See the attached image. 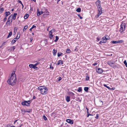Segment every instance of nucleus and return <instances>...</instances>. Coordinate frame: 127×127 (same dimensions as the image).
Masks as SVG:
<instances>
[{"label":"nucleus","instance_id":"1","mask_svg":"<svg viewBox=\"0 0 127 127\" xmlns=\"http://www.w3.org/2000/svg\"><path fill=\"white\" fill-rule=\"evenodd\" d=\"M16 81V75L15 72L13 71L11 74V76L7 81V82L9 85L11 86L15 85Z\"/></svg>","mask_w":127,"mask_h":127},{"label":"nucleus","instance_id":"2","mask_svg":"<svg viewBox=\"0 0 127 127\" xmlns=\"http://www.w3.org/2000/svg\"><path fill=\"white\" fill-rule=\"evenodd\" d=\"M38 89L40 90L41 94L44 95L46 94L48 91V89L46 87L42 86L39 87Z\"/></svg>","mask_w":127,"mask_h":127},{"label":"nucleus","instance_id":"3","mask_svg":"<svg viewBox=\"0 0 127 127\" xmlns=\"http://www.w3.org/2000/svg\"><path fill=\"white\" fill-rule=\"evenodd\" d=\"M126 26V25L125 23H122L120 26V28L119 31V32L121 33H124L123 32L125 30V27Z\"/></svg>","mask_w":127,"mask_h":127},{"label":"nucleus","instance_id":"4","mask_svg":"<svg viewBox=\"0 0 127 127\" xmlns=\"http://www.w3.org/2000/svg\"><path fill=\"white\" fill-rule=\"evenodd\" d=\"M96 4L98 10H102L100 5V1L99 0H97L96 2Z\"/></svg>","mask_w":127,"mask_h":127},{"label":"nucleus","instance_id":"5","mask_svg":"<svg viewBox=\"0 0 127 127\" xmlns=\"http://www.w3.org/2000/svg\"><path fill=\"white\" fill-rule=\"evenodd\" d=\"M31 103V101L28 100L27 101H24L21 103V104L23 105H26L27 106H29V104Z\"/></svg>","mask_w":127,"mask_h":127},{"label":"nucleus","instance_id":"6","mask_svg":"<svg viewBox=\"0 0 127 127\" xmlns=\"http://www.w3.org/2000/svg\"><path fill=\"white\" fill-rule=\"evenodd\" d=\"M12 16V15H10L8 18L7 21L6 23V24L7 26L10 25L12 22V19L11 18Z\"/></svg>","mask_w":127,"mask_h":127},{"label":"nucleus","instance_id":"7","mask_svg":"<svg viewBox=\"0 0 127 127\" xmlns=\"http://www.w3.org/2000/svg\"><path fill=\"white\" fill-rule=\"evenodd\" d=\"M55 31V30L53 29L51 30L49 32V38L50 39L53 38V35L52 34Z\"/></svg>","mask_w":127,"mask_h":127},{"label":"nucleus","instance_id":"8","mask_svg":"<svg viewBox=\"0 0 127 127\" xmlns=\"http://www.w3.org/2000/svg\"><path fill=\"white\" fill-rule=\"evenodd\" d=\"M20 33L18 34L17 35V36L16 37L14 38L12 41L11 42L13 44L20 37Z\"/></svg>","mask_w":127,"mask_h":127},{"label":"nucleus","instance_id":"9","mask_svg":"<svg viewBox=\"0 0 127 127\" xmlns=\"http://www.w3.org/2000/svg\"><path fill=\"white\" fill-rule=\"evenodd\" d=\"M108 64L110 65L111 66L114 67L116 66V65H115L114 64V63L111 62H108Z\"/></svg>","mask_w":127,"mask_h":127},{"label":"nucleus","instance_id":"10","mask_svg":"<svg viewBox=\"0 0 127 127\" xmlns=\"http://www.w3.org/2000/svg\"><path fill=\"white\" fill-rule=\"evenodd\" d=\"M98 14L96 15L95 16V17L96 18H98L99 16L101 15L102 13V10H98Z\"/></svg>","mask_w":127,"mask_h":127},{"label":"nucleus","instance_id":"11","mask_svg":"<svg viewBox=\"0 0 127 127\" xmlns=\"http://www.w3.org/2000/svg\"><path fill=\"white\" fill-rule=\"evenodd\" d=\"M66 121L67 122L71 124H72L73 123V121L69 119H66Z\"/></svg>","mask_w":127,"mask_h":127},{"label":"nucleus","instance_id":"12","mask_svg":"<svg viewBox=\"0 0 127 127\" xmlns=\"http://www.w3.org/2000/svg\"><path fill=\"white\" fill-rule=\"evenodd\" d=\"M96 72L99 73H101L103 72V70L101 68H98L96 69Z\"/></svg>","mask_w":127,"mask_h":127},{"label":"nucleus","instance_id":"13","mask_svg":"<svg viewBox=\"0 0 127 127\" xmlns=\"http://www.w3.org/2000/svg\"><path fill=\"white\" fill-rule=\"evenodd\" d=\"M106 39H103V38L101 39V41H100L99 43L101 44L102 43H105L106 42Z\"/></svg>","mask_w":127,"mask_h":127},{"label":"nucleus","instance_id":"14","mask_svg":"<svg viewBox=\"0 0 127 127\" xmlns=\"http://www.w3.org/2000/svg\"><path fill=\"white\" fill-rule=\"evenodd\" d=\"M17 15V13H14L13 14V16L12 15V16L11 17H12V19L14 20L16 19V15Z\"/></svg>","mask_w":127,"mask_h":127},{"label":"nucleus","instance_id":"15","mask_svg":"<svg viewBox=\"0 0 127 127\" xmlns=\"http://www.w3.org/2000/svg\"><path fill=\"white\" fill-rule=\"evenodd\" d=\"M63 61L59 60L58 61V63L57 64L58 65H61L63 64Z\"/></svg>","mask_w":127,"mask_h":127},{"label":"nucleus","instance_id":"16","mask_svg":"<svg viewBox=\"0 0 127 127\" xmlns=\"http://www.w3.org/2000/svg\"><path fill=\"white\" fill-rule=\"evenodd\" d=\"M103 39H106V40H107L109 39H110V37L107 35H105V37H103Z\"/></svg>","mask_w":127,"mask_h":127},{"label":"nucleus","instance_id":"17","mask_svg":"<svg viewBox=\"0 0 127 127\" xmlns=\"http://www.w3.org/2000/svg\"><path fill=\"white\" fill-rule=\"evenodd\" d=\"M66 100L67 102H68L70 101V97L69 96H67L66 98Z\"/></svg>","mask_w":127,"mask_h":127},{"label":"nucleus","instance_id":"18","mask_svg":"<svg viewBox=\"0 0 127 127\" xmlns=\"http://www.w3.org/2000/svg\"><path fill=\"white\" fill-rule=\"evenodd\" d=\"M10 13L9 11L6 12L4 13V14L5 15L6 17H7L8 15H10Z\"/></svg>","mask_w":127,"mask_h":127},{"label":"nucleus","instance_id":"19","mask_svg":"<svg viewBox=\"0 0 127 127\" xmlns=\"http://www.w3.org/2000/svg\"><path fill=\"white\" fill-rule=\"evenodd\" d=\"M57 50L53 49V53L54 56H55L56 55L57 53Z\"/></svg>","mask_w":127,"mask_h":127},{"label":"nucleus","instance_id":"20","mask_svg":"<svg viewBox=\"0 0 127 127\" xmlns=\"http://www.w3.org/2000/svg\"><path fill=\"white\" fill-rule=\"evenodd\" d=\"M35 66L34 64H30L29 65V66L31 68H34V67Z\"/></svg>","mask_w":127,"mask_h":127},{"label":"nucleus","instance_id":"21","mask_svg":"<svg viewBox=\"0 0 127 127\" xmlns=\"http://www.w3.org/2000/svg\"><path fill=\"white\" fill-rule=\"evenodd\" d=\"M15 49V47L14 46H13L12 47H11L9 49V50L11 51H13Z\"/></svg>","mask_w":127,"mask_h":127},{"label":"nucleus","instance_id":"22","mask_svg":"<svg viewBox=\"0 0 127 127\" xmlns=\"http://www.w3.org/2000/svg\"><path fill=\"white\" fill-rule=\"evenodd\" d=\"M49 12L46 13L44 14H43V16L44 17H46L47 16L49 15Z\"/></svg>","mask_w":127,"mask_h":127},{"label":"nucleus","instance_id":"23","mask_svg":"<svg viewBox=\"0 0 127 127\" xmlns=\"http://www.w3.org/2000/svg\"><path fill=\"white\" fill-rule=\"evenodd\" d=\"M21 112L22 114H24L26 113L25 110L21 109Z\"/></svg>","mask_w":127,"mask_h":127},{"label":"nucleus","instance_id":"24","mask_svg":"<svg viewBox=\"0 0 127 127\" xmlns=\"http://www.w3.org/2000/svg\"><path fill=\"white\" fill-rule=\"evenodd\" d=\"M12 35V32H10L9 33L8 35L7 36V38H9L10 36H11Z\"/></svg>","mask_w":127,"mask_h":127},{"label":"nucleus","instance_id":"25","mask_svg":"<svg viewBox=\"0 0 127 127\" xmlns=\"http://www.w3.org/2000/svg\"><path fill=\"white\" fill-rule=\"evenodd\" d=\"M43 12L42 11H41L40 12H39L37 13V15L38 16H39L40 15L43 14Z\"/></svg>","mask_w":127,"mask_h":127},{"label":"nucleus","instance_id":"26","mask_svg":"<svg viewBox=\"0 0 127 127\" xmlns=\"http://www.w3.org/2000/svg\"><path fill=\"white\" fill-rule=\"evenodd\" d=\"M103 86L107 88L109 90H111V88L109 87V86H107V85L105 84H103Z\"/></svg>","mask_w":127,"mask_h":127},{"label":"nucleus","instance_id":"27","mask_svg":"<svg viewBox=\"0 0 127 127\" xmlns=\"http://www.w3.org/2000/svg\"><path fill=\"white\" fill-rule=\"evenodd\" d=\"M29 14H26L24 16V19H26L29 16Z\"/></svg>","mask_w":127,"mask_h":127},{"label":"nucleus","instance_id":"28","mask_svg":"<svg viewBox=\"0 0 127 127\" xmlns=\"http://www.w3.org/2000/svg\"><path fill=\"white\" fill-rule=\"evenodd\" d=\"M63 53H62L58 52L57 53V56L58 57H59L60 56L62 55Z\"/></svg>","mask_w":127,"mask_h":127},{"label":"nucleus","instance_id":"29","mask_svg":"<svg viewBox=\"0 0 127 127\" xmlns=\"http://www.w3.org/2000/svg\"><path fill=\"white\" fill-rule=\"evenodd\" d=\"M56 39L54 40V41L55 42H57L58 40L59 39V38L58 36H56Z\"/></svg>","mask_w":127,"mask_h":127},{"label":"nucleus","instance_id":"30","mask_svg":"<svg viewBox=\"0 0 127 127\" xmlns=\"http://www.w3.org/2000/svg\"><path fill=\"white\" fill-rule=\"evenodd\" d=\"M89 78L88 76L87 75H86V80L87 81L89 79Z\"/></svg>","mask_w":127,"mask_h":127},{"label":"nucleus","instance_id":"31","mask_svg":"<svg viewBox=\"0 0 127 127\" xmlns=\"http://www.w3.org/2000/svg\"><path fill=\"white\" fill-rule=\"evenodd\" d=\"M111 42L113 44L118 43V41H112Z\"/></svg>","mask_w":127,"mask_h":127},{"label":"nucleus","instance_id":"32","mask_svg":"<svg viewBox=\"0 0 127 127\" xmlns=\"http://www.w3.org/2000/svg\"><path fill=\"white\" fill-rule=\"evenodd\" d=\"M89 88L88 87H85L84 88V90L85 91L87 92L88 91Z\"/></svg>","mask_w":127,"mask_h":127},{"label":"nucleus","instance_id":"33","mask_svg":"<svg viewBox=\"0 0 127 127\" xmlns=\"http://www.w3.org/2000/svg\"><path fill=\"white\" fill-rule=\"evenodd\" d=\"M76 11L78 12H80L81 11V9L80 8H78L77 9Z\"/></svg>","mask_w":127,"mask_h":127},{"label":"nucleus","instance_id":"34","mask_svg":"<svg viewBox=\"0 0 127 127\" xmlns=\"http://www.w3.org/2000/svg\"><path fill=\"white\" fill-rule=\"evenodd\" d=\"M70 50L69 49H67L66 51V52L67 53H70Z\"/></svg>","mask_w":127,"mask_h":127},{"label":"nucleus","instance_id":"35","mask_svg":"<svg viewBox=\"0 0 127 127\" xmlns=\"http://www.w3.org/2000/svg\"><path fill=\"white\" fill-rule=\"evenodd\" d=\"M4 9L3 7L1 8L0 9V11H1V13H2L4 11Z\"/></svg>","mask_w":127,"mask_h":127},{"label":"nucleus","instance_id":"36","mask_svg":"<svg viewBox=\"0 0 127 127\" xmlns=\"http://www.w3.org/2000/svg\"><path fill=\"white\" fill-rule=\"evenodd\" d=\"M82 90V88L81 87H79L78 88V91L79 92H80Z\"/></svg>","mask_w":127,"mask_h":127},{"label":"nucleus","instance_id":"37","mask_svg":"<svg viewBox=\"0 0 127 127\" xmlns=\"http://www.w3.org/2000/svg\"><path fill=\"white\" fill-rule=\"evenodd\" d=\"M124 63L125 64V65H126V67L127 68V63L126 61L125 60L124 62Z\"/></svg>","mask_w":127,"mask_h":127},{"label":"nucleus","instance_id":"38","mask_svg":"<svg viewBox=\"0 0 127 127\" xmlns=\"http://www.w3.org/2000/svg\"><path fill=\"white\" fill-rule=\"evenodd\" d=\"M43 119L45 120H47V118L44 115L43 116Z\"/></svg>","mask_w":127,"mask_h":127},{"label":"nucleus","instance_id":"39","mask_svg":"<svg viewBox=\"0 0 127 127\" xmlns=\"http://www.w3.org/2000/svg\"><path fill=\"white\" fill-rule=\"evenodd\" d=\"M78 46H76L75 47V48L74 49V51H77L78 50Z\"/></svg>","mask_w":127,"mask_h":127},{"label":"nucleus","instance_id":"40","mask_svg":"<svg viewBox=\"0 0 127 127\" xmlns=\"http://www.w3.org/2000/svg\"><path fill=\"white\" fill-rule=\"evenodd\" d=\"M123 42V41L122 40H119L118 41V43H121Z\"/></svg>","mask_w":127,"mask_h":127},{"label":"nucleus","instance_id":"41","mask_svg":"<svg viewBox=\"0 0 127 127\" xmlns=\"http://www.w3.org/2000/svg\"><path fill=\"white\" fill-rule=\"evenodd\" d=\"M19 3H20L21 4V5H22V3L21 2V1L20 0H18L17 1Z\"/></svg>","mask_w":127,"mask_h":127},{"label":"nucleus","instance_id":"42","mask_svg":"<svg viewBox=\"0 0 127 127\" xmlns=\"http://www.w3.org/2000/svg\"><path fill=\"white\" fill-rule=\"evenodd\" d=\"M58 81H60L62 79V78L61 77H59L58 78Z\"/></svg>","mask_w":127,"mask_h":127},{"label":"nucleus","instance_id":"43","mask_svg":"<svg viewBox=\"0 0 127 127\" xmlns=\"http://www.w3.org/2000/svg\"><path fill=\"white\" fill-rule=\"evenodd\" d=\"M7 18H6V17L4 18V19L3 20V21L4 22H5L6 20H7Z\"/></svg>","mask_w":127,"mask_h":127},{"label":"nucleus","instance_id":"44","mask_svg":"<svg viewBox=\"0 0 127 127\" xmlns=\"http://www.w3.org/2000/svg\"><path fill=\"white\" fill-rule=\"evenodd\" d=\"M40 64V63L39 62H37V63H36L35 64H34L35 65V66H36L37 65L39 64Z\"/></svg>","mask_w":127,"mask_h":127},{"label":"nucleus","instance_id":"45","mask_svg":"<svg viewBox=\"0 0 127 127\" xmlns=\"http://www.w3.org/2000/svg\"><path fill=\"white\" fill-rule=\"evenodd\" d=\"M28 28V26H25L24 27V29L26 30Z\"/></svg>","mask_w":127,"mask_h":127},{"label":"nucleus","instance_id":"46","mask_svg":"<svg viewBox=\"0 0 127 127\" xmlns=\"http://www.w3.org/2000/svg\"><path fill=\"white\" fill-rule=\"evenodd\" d=\"M31 110H25L26 113V112H31Z\"/></svg>","mask_w":127,"mask_h":127},{"label":"nucleus","instance_id":"47","mask_svg":"<svg viewBox=\"0 0 127 127\" xmlns=\"http://www.w3.org/2000/svg\"><path fill=\"white\" fill-rule=\"evenodd\" d=\"M32 29L34 28H36V26L33 25L32 26Z\"/></svg>","mask_w":127,"mask_h":127},{"label":"nucleus","instance_id":"48","mask_svg":"<svg viewBox=\"0 0 127 127\" xmlns=\"http://www.w3.org/2000/svg\"><path fill=\"white\" fill-rule=\"evenodd\" d=\"M36 66H35L34 67V68L35 69L37 70L38 69V68Z\"/></svg>","mask_w":127,"mask_h":127},{"label":"nucleus","instance_id":"49","mask_svg":"<svg viewBox=\"0 0 127 127\" xmlns=\"http://www.w3.org/2000/svg\"><path fill=\"white\" fill-rule=\"evenodd\" d=\"M98 117H99V116H98V114H97L96 115V116L95 117V118L97 119H98Z\"/></svg>","mask_w":127,"mask_h":127},{"label":"nucleus","instance_id":"50","mask_svg":"<svg viewBox=\"0 0 127 127\" xmlns=\"http://www.w3.org/2000/svg\"><path fill=\"white\" fill-rule=\"evenodd\" d=\"M78 15V16H79V17H80V19H82L83 18L82 17H81V16H80V15Z\"/></svg>","mask_w":127,"mask_h":127},{"label":"nucleus","instance_id":"51","mask_svg":"<svg viewBox=\"0 0 127 127\" xmlns=\"http://www.w3.org/2000/svg\"><path fill=\"white\" fill-rule=\"evenodd\" d=\"M97 64L96 63H95L94 64H93V65L94 66H95L97 65Z\"/></svg>","mask_w":127,"mask_h":127},{"label":"nucleus","instance_id":"52","mask_svg":"<svg viewBox=\"0 0 127 127\" xmlns=\"http://www.w3.org/2000/svg\"><path fill=\"white\" fill-rule=\"evenodd\" d=\"M20 122V121L18 120V121H17L16 122V124L17 123V124H18V123H19Z\"/></svg>","mask_w":127,"mask_h":127},{"label":"nucleus","instance_id":"53","mask_svg":"<svg viewBox=\"0 0 127 127\" xmlns=\"http://www.w3.org/2000/svg\"><path fill=\"white\" fill-rule=\"evenodd\" d=\"M17 121H18V120L15 121H14V124H16V122H17Z\"/></svg>","mask_w":127,"mask_h":127},{"label":"nucleus","instance_id":"54","mask_svg":"<svg viewBox=\"0 0 127 127\" xmlns=\"http://www.w3.org/2000/svg\"><path fill=\"white\" fill-rule=\"evenodd\" d=\"M88 115L87 116V117H88L89 115H91L90 114H89L88 113Z\"/></svg>","mask_w":127,"mask_h":127},{"label":"nucleus","instance_id":"55","mask_svg":"<svg viewBox=\"0 0 127 127\" xmlns=\"http://www.w3.org/2000/svg\"><path fill=\"white\" fill-rule=\"evenodd\" d=\"M69 95H73V93L71 92V93H70V94H69Z\"/></svg>","mask_w":127,"mask_h":127},{"label":"nucleus","instance_id":"56","mask_svg":"<svg viewBox=\"0 0 127 127\" xmlns=\"http://www.w3.org/2000/svg\"><path fill=\"white\" fill-rule=\"evenodd\" d=\"M50 68H52V69H53L54 68L53 66H52L51 65L50 66Z\"/></svg>","mask_w":127,"mask_h":127},{"label":"nucleus","instance_id":"57","mask_svg":"<svg viewBox=\"0 0 127 127\" xmlns=\"http://www.w3.org/2000/svg\"><path fill=\"white\" fill-rule=\"evenodd\" d=\"M5 42H4L2 44V46H4L5 44Z\"/></svg>","mask_w":127,"mask_h":127},{"label":"nucleus","instance_id":"58","mask_svg":"<svg viewBox=\"0 0 127 127\" xmlns=\"http://www.w3.org/2000/svg\"><path fill=\"white\" fill-rule=\"evenodd\" d=\"M35 96H33V99H35Z\"/></svg>","mask_w":127,"mask_h":127},{"label":"nucleus","instance_id":"59","mask_svg":"<svg viewBox=\"0 0 127 127\" xmlns=\"http://www.w3.org/2000/svg\"><path fill=\"white\" fill-rule=\"evenodd\" d=\"M97 41H99V40L100 39L98 38H97Z\"/></svg>","mask_w":127,"mask_h":127},{"label":"nucleus","instance_id":"60","mask_svg":"<svg viewBox=\"0 0 127 127\" xmlns=\"http://www.w3.org/2000/svg\"><path fill=\"white\" fill-rule=\"evenodd\" d=\"M32 29H32V28H31L29 30H30V31H32Z\"/></svg>","mask_w":127,"mask_h":127},{"label":"nucleus","instance_id":"61","mask_svg":"<svg viewBox=\"0 0 127 127\" xmlns=\"http://www.w3.org/2000/svg\"><path fill=\"white\" fill-rule=\"evenodd\" d=\"M60 0H57V3H58V2L60 1Z\"/></svg>","mask_w":127,"mask_h":127},{"label":"nucleus","instance_id":"62","mask_svg":"<svg viewBox=\"0 0 127 127\" xmlns=\"http://www.w3.org/2000/svg\"><path fill=\"white\" fill-rule=\"evenodd\" d=\"M114 89H115L114 88H111V90H114Z\"/></svg>","mask_w":127,"mask_h":127},{"label":"nucleus","instance_id":"63","mask_svg":"<svg viewBox=\"0 0 127 127\" xmlns=\"http://www.w3.org/2000/svg\"><path fill=\"white\" fill-rule=\"evenodd\" d=\"M10 127H15L14 126H12Z\"/></svg>","mask_w":127,"mask_h":127},{"label":"nucleus","instance_id":"64","mask_svg":"<svg viewBox=\"0 0 127 127\" xmlns=\"http://www.w3.org/2000/svg\"><path fill=\"white\" fill-rule=\"evenodd\" d=\"M22 126V125H21L20 126H19L18 127H21V126Z\"/></svg>","mask_w":127,"mask_h":127}]
</instances>
